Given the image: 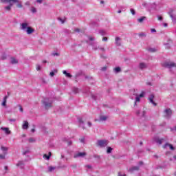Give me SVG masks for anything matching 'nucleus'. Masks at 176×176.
<instances>
[{"label":"nucleus","instance_id":"f257e3e1","mask_svg":"<svg viewBox=\"0 0 176 176\" xmlns=\"http://www.w3.org/2000/svg\"><path fill=\"white\" fill-rule=\"evenodd\" d=\"M43 105L45 107L46 109H49V108H52L53 104V100L52 98H45L42 100Z\"/></svg>","mask_w":176,"mask_h":176},{"label":"nucleus","instance_id":"f03ea898","mask_svg":"<svg viewBox=\"0 0 176 176\" xmlns=\"http://www.w3.org/2000/svg\"><path fill=\"white\" fill-rule=\"evenodd\" d=\"M108 145V140H100L96 142V146L100 148H105Z\"/></svg>","mask_w":176,"mask_h":176},{"label":"nucleus","instance_id":"7ed1b4c3","mask_svg":"<svg viewBox=\"0 0 176 176\" xmlns=\"http://www.w3.org/2000/svg\"><path fill=\"white\" fill-rule=\"evenodd\" d=\"M173 115V111L170 109H166L164 111V116L166 119H170Z\"/></svg>","mask_w":176,"mask_h":176},{"label":"nucleus","instance_id":"20e7f679","mask_svg":"<svg viewBox=\"0 0 176 176\" xmlns=\"http://www.w3.org/2000/svg\"><path fill=\"white\" fill-rule=\"evenodd\" d=\"M145 95V93L142 92V94H140L139 96L135 94V96H136L135 97V105H137V102H140V98H142V97H144V96Z\"/></svg>","mask_w":176,"mask_h":176},{"label":"nucleus","instance_id":"39448f33","mask_svg":"<svg viewBox=\"0 0 176 176\" xmlns=\"http://www.w3.org/2000/svg\"><path fill=\"white\" fill-rule=\"evenodd\" d=\"M173 12H174V10H170V12H168V14L172 19L173 24H176V15L173 14Z\"/></svg>","mask_w":176,"mask_h":176},{"label":"nucleus","instance_id":"423d86ee","mask_svg":"<svg viewBox=\"0 0 176 176\" xmlns=\"http://www.w3.org/2000/svg\"><path fill=\"white\" fill-rule=\"evenodd\" d=\"M170 148V151H175V148H174V146L170 143H166L164 145L162 146V148L164 149H167V148Z\"/></svg>","mask_w":176,"mask_h":176},{"label":"nucleus","instance_id":"0eeeda50","mask_svg":"<svg viewBox=\"0 0 176 176\" xmlns=\"http://www.w3.org/2000/svg\"><path fill=\"white\" fill-rule=\"evenodd\" d=\"M164 67H166V68H173V67H176V64L175 63L166 62L164 63Z\"/></svg>","mask_w":176,"mask_h":176},{"label":"nucleus","instance_id":"6e6552de","mask_svg":"<svg viewBox=\"0 0 176 176\" xmlns=\"http://www.w3.org/2000/svg\"><path fill=\"white\" fill-rule=\"evenodd\" d=\"M116 46H122V38L119 36L115 38Z\"/></svg>","mask_w":176,"mask_h":176},{"label":"nucleus","instance_id":"1a4fd4ad","mask_svg":"<svg viewBox=\"0 0 176 176\" xmlns=\"http://www.w3.org/2000/svg\"><path fill=\"white\" fill-rule=\"evenodd\" d=\"M29 27L27 22H23L21 24V30H22V31H25Z\"/></svg>","mask_w":176,"mask_h":176},{"label":"nucleus","instance_id":"9d476101","mask_svg":"<svg viewBox=\"0 0 176 176\" xmlns=\"http://www.w3.org/2000/svg\"><path fill=\"white\" fill-rule=\"evenodd\" d=\"M85 156H86V153L82 152V153H76L74 156V157L75 159H76V157H85Z\"/></svg>","mask_w":176,"mask_h":176},{"label":"nucleus","instance_id":"9b49d317","mask_svg":"<svg viewBox=\"0 0 176 176\" xmlns=\"http://www.w3.org/2000/svg\"><path fill=\"white\" fill-rule=\"evenodd\" d=\"M25 31L29 35L31 34H34V32H35V30L30 26Z\"/></svg>","mask_w":176,"mask_h":176},{"label":"nucleus","instance_id":"f8f14e48","mask_svg":"<svg viewBox=\"0 0 176 176\" xmlns=\"http://www.w3.org/2000/svg\"><path fill=\"white\" fill-rule=\"evenodd\" d=\"M153 98H155V95L151 94L150 96H149V98H148V100H149L150 102H151V104H153V105H154L155 107H156L157 104H156V102H155L153 101Z\"/></svg>","mask_w":176,"mask_h":176},{"label":"nucleus","instance_id":"ddd939ff","mask_svg":"<svg viewBox=\"0 0 176 176\" xmlns=\"http://www.w3.org/2000/svg\"><path fill=\"white\" fill-rule=\"evenodd\" d=\"M139 68L140 69H146V68H148V65L145 63H140L139 64Z\"/></svg>","mask_w":176,"mask_h":176},{"label":"nucleus","instance_id":"4468645a","mask_svg":"<svg viewBox=\"0 0 176 176\" xmlns=\"http://www.w3.org/2000/svg\"><path fill=\"white\" fill-rule=\"evenodd\" d=\"M155 142L157 144H159V145H162L163 142H166V140H164V138H155Z\"/></svg>","mask_w":176,"mask_h":176},{"label":"nucleus","instance_id":"2eb2a0df","mask_svg":"<svg viewBox=\"0 0 176 176\" xmlns=\"http://www.w3.org/2000/svg\"><path fill=\"white\" fill-rule=\"evenodd\" d=\"M140 170V166H132L129 168V173H134V171H138Z\"/></svg>","mask_w":176,"mask_h":176},{"label":"nucleus","instance_id":"dca6fc26","mask_svg":"<svg viewBox=\"0 0 176 176\" xmlns=\"http://www.w3.org/2000/svg\"><path fill=\"white\" fill-rule=\"evenodd\" d=\"M24 166H25V164H24L23 161H19L16 164V166L20 167L21 169L24 168Z\"/></svg>","mask_w":176,"mask_h":176},{"label":"nucleus","instance_id":"f3484780","mask_svg":"<svg viewBox=\"0 0 176 176\" xmlns=\"http://www.w3.org/2000/svg\"><path fill=\"white\" fill-rule=\"evenodd\" d=\"M28 126H29L28 121L23 122L22 129L23 130H27V129H28Z\"/></svg>","mask_w":176,"mask_h":176},{"label":"nucleus","instance_id":"a211bd4d","mask_svg":"<svg viewBox=\"0 0 176 176\" xmlns=\"http://www.w3.org/2000/svg\"><path fill=\"white\" fill-rule=\"evenodd\" d=\"M78 122L80 123V127H82L83 129V130H85V122L83 121V120H82V118H78Z\"/></svg>","mask_w":176,"mask_h":176},{"label":"nucleus","instance_id":"6ab92c4d","mask_svg":"<svg viewBox=\"0 0 176 176\" xmlns=\"http://www.w3.org/2000/svg\"><path fill=\"white\" fill-rule=\"evenodd\" d=\"M3 3H12V2H19V0H1Z\"/></svg>","mask_w":176,"mask_h":176},{"label":"nucleus","instance_id":"aec40b11","mask_svg":"<svg viewBox=\"0 0 176 176\" xmlns=\"http://www.w3.org/2000/svg\"><path fill=\"white\" fill-rule=\"evenodd\" d=\"M1 129L3 130V131H5L6 134H11L12 133L10 130H9V128L1 127Z\"/></svg>","mask_w":176,"mask_h":176},{"label":"nucleus","instance_id":"412c9836","mask_svg":"<svg viewBox=\"0 0 176 176\" xmlns=\"http://www.w3.org/2000/svg\"><path fill=\"white\" fill-rule=\"evenodd\" d=\"M57 72H58V70L57 69H54L50 73V76L53 78V76H54L55 74H57Z\"/></svg>","mask_w":176,"mask_h":176},{"label":"nucleus","instance_id":"4be33fe9","mask_svg":"<svg viewBox=\"0 0 176 176\" xmlns=\"http://www.w3.org/2000/svg\"><path fill=\"white\" fill-rule=\"evenodd\" d=\"M6 155H8V152H4L3 154H0V160H5V159H6Z\"/></svg>","mask_w":176,"mask_h":176},{"label":"nucleus","instance_id":"5701e85b","mask_svg":"<svg viewBox=\"0 0 176 176\" xmlns=\"http://www.w3.org/2000/svg\"><path fill=\"white\" fill-rule=\"evenodd\" d=\"M12 6H13V3H10L9 4V6H6V7L4 8V9H6V10H8V12H10V10H11V9H12Z\"/></svg>","mask_w":176,"mask_h":176},{"label":"nucleus","instance_id":"b1692460","mask_svg":"<svg viewBox=\"0 0 176 176\" xmlns=\"http://www.w3.org/2000/svg\"><path fill=\"white\" fill-rule=\"evenodd\" d=\"M10 63L11 64H18L19 60L17 59H16L15 58H10Z\"/></svg>","mask_w":176,"mask_h":176},{"label":"nucleus","instance_id":"393cba45","mask_svg":"<svg viewBox=\"0 0 176 176\" xmlns=\"http://www.w3.org/2000/svg\"><path fill=\"white\" fill-rule=\"evenodd\" d=\"M108 119V116H100V122H105Z\"/></svg>","mask_w":176,"mask_h":176},{"label":"nucleus","instance_id":"a878e982","mask_svg":"<svg viewBox=\"0 0 176 176\" xmlns=\"http://www.w3.org/2000/svg\"><path fill=\"white\" fill-rule=\"evenodd\" d=\"M12 3H16V7L19 8H23V4L20 0H18V2H12Z\"/></svg>","mask_w":176,"mask_h":176},{"label":"nucleus","instance_id":"bb28decb","mask_svg":"<svg viewBox=\"0 0 176 176\" xmlns=\"http://www.w3.org/2000/svg\"><path fill=\"white\" fill-rule=\"evenodd\" d=\"M51 156H52V153L51 152H49V155H47V154L43 155L44 159H46L47 160H50V157Z\"/></svg>","mask_w":176,"mask_h":176},{"label":"nucleus","instance_id":"cd10ccee","mask_svg":"<svg viewBox=\"0 0 176 176\" xmlns=\"http://www.w3.org/2000/svg\"><path fill=\"white\" fill-rule=\"evenodd\" d=\"M54 170H56V166H49L47 173H53Z\"/></svg>","mask_w":176,"mask_h":176},{"label":"nucleus","instance_id":"c85d7f7f","mask_svg":"<svg viewBox=\"0 0 176 176\" xmlns=\"http://www.w3.org/2000/svg\"><path fill=\"white\" fill-rule=\"evenodd\" d=\"M63 74L64 75H65V76H67V78H72V75H71V74H69V73H67V71H65V70H64L63 72Z\"/></svg>","mask_w":176,"mask_h":176},{"label":"nucleus","instance_id":"c756f323","mask_svg":"<svg viewBox=\"0 0 176 176\" xmlns=\"http://www.w3.org/2000/svg\"><path fill=\"white\" fill-rule=\"evenodd\" d=\"M99 47L100 45H98L97 43H95V44H94V45L92 46L93 50H98Z\"/></svg>","mask_w":176,"mask_h":176},{"label":"nucleus","instance_id":"7c9ffc66","mask_svg":"<svg viewBox=\"0 0 176 176\" xmlns=\"http://www.w3.org/2000/svg\"><path fill=\"white\" fill-rule=\"evenodd\" d=\"M1 151L4 153V152H8V151H9V148L8 147H5L3 146H1Z\"/></svg>","mask_w":176,"mask_h":176},{"label":"nucleus","instance_id":"2f4dec72","mask_svg":"<svg viewBox=\"0 0 176 176\" xmlns=\"http://www.w3.org/2000/svg\"><path fill=\"white\" fill-rule=\"evenodd\" d=\"M145 19H146V16H142L138 19V23H142Z\"/></svg>","mask_w":176,"mask_h":176},{"label":"nucleus","instance_id":"473e14b6","mask_svg":"<svg viewBox=\"0 0 176 176\" xmlns=\"http://www.w3.org/2000/svg\"><path fill=\"white\" fill-rule=\"evenodd\" d=\"M120 71H122V69H121L120 67H119L114 68V72H115L116 74H119V72H120Z\"/></svg>","mask_w":176,"mask_h":176},{"label":"nucleus","instance_id":"72a5a7b5","mask_svg":"<svg viewBox=\"0 0 176 176\" xmlns=\"http://www.w3.org/2000/svg\"><path fill=\"white\" fill-rule=\"evenodd\" d=\"M73 92L74 93V94H78V93H79V89H78L77 87H74Z\"/></svg>","mask_w":176,"mask_h":176},{"label":"nucleus","instance_id":"f704fd0d","mask_svg":"<svg viewBox=\"0 0 176 176\" xmlns=\"http://www.w3.org/2000/svg\"><path fill=\"white\" fill-rule=\"evenodd\" d=\"M99 34H100L102 36H104V35H107V32H104V30H100Z\"/></svg>","mask_w":176,"mask_h":176},{"label":"nucleus","instance_id":"c9c22d12","mask_svg":"<svg viewBox=\"0 0 176 176\" xmlns=\"http://www.w3.org/2000/svg\"><path fill=\"white\" fill-rule=\"evenodd\" d=\"M138 36L142 38V37L146 36V34L144 32H141V33H139Z\"/></svg>","mask_w":176,"mask_h":176},{"label":"nucleus","instance_id":"e433bc0d","mask_svg":"<svg viewBox=\"0 0 176 176\" xmlns=\"http://www.w3.org/2000/svg\"><path fill=\"white\" fill-rule=\"evenodd\" d=\"M130 12H131V14H133V16H134L135 14V10L131 8Z\"/></svg>","mask_w":176,"mask_h":176},{"label":"nucleus","instance_id":"4c0bfd02","mask_svg":"<svg viewBox=\"0 0 176 176\" xmlns=\"http://www.w3.org/2000/svg\"><path fill=\"white\" fill-rule=\"evenodd\" d=\"M41 69H42V67L40 65H36V71H41Z\"/></svg>","mask_w":176,"mask_h":176},{"label":"nucleus","instance_id":"58836bf2","mask_svg":"<svg viewBox=\"0 0 176 176\" xmlns=\"http://www.w3.org/2000/svg\"><path fill=\"white\" fill-rule=\"evenodd\" d=\"M107 152V153H112V148L108 147Z\"/></svg>","mask_w":176,"mask_h":176},{"label":"nucleus","instance_id":"ea45409f","mask_svg":"<svg viewBox=\"0 0 176 176\" xmlns=\"http://www.w3.org/2000/svg\"><path fill=\"white\" fill-rule=\"evenodd\" d=\"M148 52H151V53H155V52H156V50L155 48H149Z\"/></svg>","mask_w":176,"mask_h":176},{"label":"nucleus","instance_id":"a19ab883","mask_svg":"<svg viewBox=\"0 0 176 176\" xmlns=\"http://www.w3.org/2000/svg\"><path fill=\"white\" fill-rule=\"evenodd\" d=\"M28 141L29 142H31V143L35 142V139H34L33 138H29Z\"/></svg>","mask_w":176,"mask_h":176},{"label":"nucleus","instance_id":"79ce46f5","mask_svg":"<svg viewBox=\"0 0 176 176\" xmlns=\"http://www.w3.org/2000/svg\"><path fill=\"white\" fill-rule=\"evenodd\" d=\"M17 107H19L20 112H23V107L21 104H18Z\"/></svg>","mask_w":176,"mask_h":176},{"label":"nucleus","instance_id":"37998d69","mask_svg":"<svg viewBox=\"0 0 176 176\" xmlns=\"http://www.w3.org/2000/svg\"><path fill=\"white\" fill-rule=\"evenodd\" d=\"M99 50H101V52H105V48L104 47L99 46Z\"/></svg>","mask_w":176,"mask_h":176},{"label":"nucleus","instance_id":"c03bdc74","mask_svg":"<svg viewBox=\"0 0 176 176\" xmlns=\"http://www.w3.org/2000/svg\"><path fill=\"white\" fill-rule=\"evenodd\" d=\"M6 102L7 100H3V102L1 103L2 107H6Z\"/></svg>","mask_w":176,"mask_h":176},{"label":"nucleus","instance_id":"a18cd8bd","mask_svg":"<svg viewBox=\"0 0 176 176\" xmlns=\"http://www.w3.org/2000/svg\"><path fill=\"white\" fill-rule=\"evenodd\" d=\"M107 69H108V67L107 66H104L101 68V71L105 72V71H107Z\"/></svg>","mask_w":176,"mask_h":176},{"label":"nucleus","instance_id":"49530a36","mask_svg":"<svg viewBox=\"0 0 176 176\" xmlns=\"http://www.w3.org/2000/svg\"><path fill=\"white\" fill-rule=\"evenodd\" d=\"M88 39L89 40V41H94V37H93V36H89V37H88Z\"/></svg>","mask_w":176,"mask_h":176},{"label":"nucleus","instance_id":"de8ad7c7","mask_svg":"<svg viewBox=\"0 0 176 176\" xmlns=\"http://www.w3.org/2000/svg\"><path fill=\"white\" fill-rule=\"evenodd\" d=\"M32 13H36V8L32 7Z\"/></svg>","mask_w":176,"mask_h":176},{"label":"nucleus","instance_id":"09e8293b","mask_svg":"<svg viewBox=\"0 0 176 176\" xmlns=\"http://www.w3.org/2000/svg\"><path fill=\"white\" fill-rule=\"evenodd\" d=\"M146 113V112H145V111H143L141 115L142 118H145V114Z\"/></svg>","mask_w":176,"mask_h":176},{"label":"nucleus","instance_id":"8fccbe9b","mask_svg":"<svg viewBox=\"0 0 176 176\" xmlns=\"http://www.w3.org/2000/svg\"><path fill=\"white\" fill-rule=\"evenodd\" d=\"M27 153H30V150H26L23 153V155H27Z\"/></svg>","mask_w":176,"mask_h":176},{"label":"nucleus","instance_id":"3c124183","mask_svg":"<svg viewBox=\"0 0 176 176\" xmlns=\"http://www.w3.org/2000/svg\"><path fill=\"white\" fill-rule=\"evenodd\" d=\"M1 60H6V54L2 55Z\"/></svg>","mask_w":176,"mask_h":176},{"label":"nucleus","instance_id":"603ef678","mask_svg":"<svg viewBox=\"0 0 176 176\" xmlns=\"http://www.w3.org/2000/svg\"><path fill=\"white\" fill-rule=\"evenodd\" d=\"M157 19L160 21H163V17L160 16H157Z\"/></svg>","mask_w":176,"mask_h":176},{"label":"nucleus","instance_id":"864d4df0","mask_svg":"<svg viewBox=\"0 0 176 176\" xmlns=\"http://www.w3.org/2000/svg\"><path fill=\"white\" fill-rule=\"evenodd\" d=\"M118 176H126V174H123L122 172H119Z\"/></svg>","mask_w":176,"mask_h":176},{"label":"nucleus","instance_id":"5fc2aeb1","mask_svg":"<svg viewBox=\"0 0 176 176\" xmlns=\"http://www.w3.org/2000/svg\"><path fill=\"white\" fill-rule=\"evenodd\" d=\"M102 41L103 42H107L108 41V37H103Z\"/></svg>","mask_w":176,"mask_h":176},{"label":"nucleus","instance_id":"6e6d98bb","mask_svg":"<svg viewBox=\"0 0 176 176\" xmlns=\"http://www.w3.org/2000/svg\"><path fill=\"white\" fill-rule=\"evenodd\" d=\"M80 142H82V144H85V138H82L81 139H80Z\"/></svg>","mask_w":176,"mask_h":176},{"label":"nucleus","instance_id":"4d7b16f0","mask_svg":"<svg viewBox=\"0 0 176 176\" xmlns=\"http://www.w3.org/2000/svg\"><path fill=\"white\" fill-rule=\"evenodd\" d=\"M87 124L89 126V127H91V126H93V124L91 122H88Z\"/></svg>","mask_w":176,"mask_h":176},{"label":"nucleus","instance_id":"13d9d810","mask_svg":"<svg viewBox=\"0 0 176 176\" xmlns=\"http://www.w3.org/2000/svg\"><path fill=\"white\" fill-rule=\"evenodd\" d=\"M85 167L89 170L91 169V165H86Z\"/></svg>","mask_w":176,"mask_h":176},{"label":"nucleus","instance_id":"bf43d9fd","mask_svg":"<svg viewBox=\"0 0 176 176\" xmlns=\"http://www.w3.org/2000/svg\"><path fill=\"white\" fill-rule=\"evenodd\" d=\"M59 21H61L62 24H64L65 21L61 18H58Z\"/></svg>","mask_w":176,"mask_h":176},{"label":"nucleus","instance_id":"052dcab7","mask_svg":"<svg viewBox=\"0 0 176 176\" xmlns=\"http://www.w3.org/2000/svg\"><path fill=\"white\" fill-rule=\"evenodd\" d=\"M43 1V0H36L37 3H42Z\"/></svg>","mask_w":176,"mask_h":176},{"label":"nucleus","instance_id":"680f3d73","mask_svg":"<svg viewBox=\"0 0 176 176\" xmlns=\"http://www.w3.org/2000/svg\"><path fill=\"white\" fill-rule=\"evenodd\" d=\"M52 56H60V54H58V53H53Z\"/></svg>","mask_w":176,"mask_h":176},{"label":"nucleus","instance_id":"e2e57ef3","mask_svg":"<svg viewBox=\"0 0 176 176\" xmlns=\"http://www.w3.org/2000/svg\"><path fill=\"white\" fill-rule=\"evenodd\" d=\"M25 5H26V6H30V5H31V4H30V1H27V2L25 3Z\"/></svg>","mask_w":176,"mask_h":176},{"label":"nucleus","instance_id":"0e129e2a","mask_svg":"<svg viewBox=\"0 0 176 176\" xmlns=\"http://www.w3.org/2000/svg\"><path fill=\"white\" fill-rule=\"evenodd\" d=\"M139 166H142L144 164V162L142 161L139 162L138 163Z\"/></svg>","mask_w":176,"mask_h":176},{"label":"nucleus","instance_id":"69168bd1","mask_svg":"<svg viewBox=\"0 0 176 176\" xmlns=\"http://www.w3.org/2000/svg\"><path fill=\"white\" fill-rule=\"evenodd\" d=\"M89 45L93 47L94 45H96L95 42H91L89 43Z\"/></svg>","mask_w":176,"mask_h":176},{"label":"nucleus","instance_id":"338daca9","mask_svg":"<svg viewBox=\"0 0 176 176\" xmlns=\"http://www.w3.org/2000/svg\"><path fill=\"white\" fill-rule=\"evenodd\" d=\"M74 31H75L76 32H80V29H78V28L75 29Z\"/></svg>","mask_w":176,"mask_h":176},{"label":"nucleus","instance_id":"774afa93","mask_svg":"<svg viewBox=\"0 0 176 176\" xmlns=\"http://www.w3.org/2000/svg\"><path fill=\"white\" fill-rule=\"evenodd\" d=\"M67 144L69 146V145H72V141H69L68 142H67Z\"/></svg>","mask_w":176,"mask_h":176}]
</instances>
